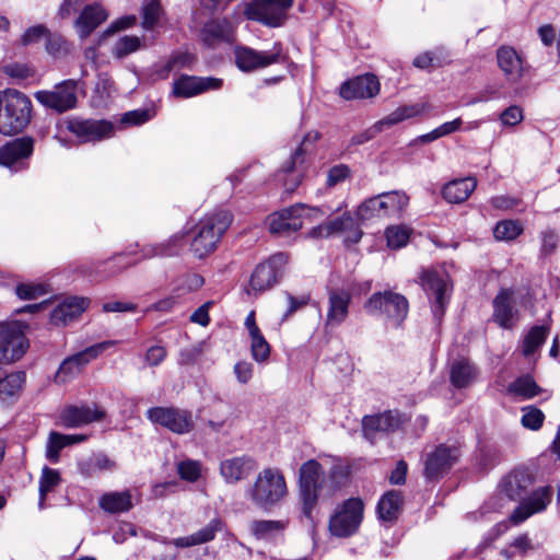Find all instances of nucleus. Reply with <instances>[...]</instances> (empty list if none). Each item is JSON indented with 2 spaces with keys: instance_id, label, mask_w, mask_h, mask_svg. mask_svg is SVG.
<instances>
[{
  "instance_id": "f257e3e1",
  "label": "nucleus",
  "mask_w": 560,
  "mask_h": 560,
  "mask_svg": "<svg viewBox=\"0 0 560 560\" xmlns=\"http://www.w3.org/2000/svg\"><path fill=\"white\" fill-rule=\"evenodd\" d=\"M244 494L254 506L268 511L287 497L285 478L279 468L266 467L257 474L254 482L245 488Z\"/></svg>"
},
{
  "instance_id": "f03ea898",
  "label": "nucleus",
  "mask_w": 560,
  "mask_h": 560,
  "mask_svg": "<svg viewBox=\"0 0 560 560\" xmlns=\"http://www.w3.org/2000/svg\"><path fill=\"white\" fill-rule=\"evenodd\" d=\"M31 100L16 90H7L0 95V132L12 136L21 132L30 122Z\"/></svg>"
},
{
  "instance_id": "7ed1b4c3",
  "label": "nucleus",
  "mask_w": 560,
  "mask_h": 560,
  "mask_svg": "<svg viewBox=\"0 0 560 560\" xmlns=\"http://www.w3.org/2000/svg\"><path fill=\"white\" fill-rule=\"evenodd\" d=\"M231 223L232 215L228 211H220L200 220L190 242L194 255L201 259L211 254Z\"/></svg>"
},
{
  "instance_id": "20e7f679",
  "label": "nucleus",
  "mask_w": 560,
  "mask_h": 560,
  "mask_svg": "<svg viewBox=\"0 0 560 560\" xmlns=\"http://www.w3.org/2000/svg\"><path fill=\"white\" fill-rule=\"evenodd\" d=\"M366 313L373 316H385L395 327L406 319L409 304L407 299L390 290L373 293L363 305Z\"/></svg>"
},
{
  "instance_id": "39448f33",
  "label": "nucleus",
  "mask_w": 560,
  "mask_h": 560,
  "mask_svg": "<svg viewBox=\"0 0 560 560\" xmlns=\"http://www.w3.org/2000/svg\"><path fill=\"white\" fill-rule=\"evenodd\" d=\"M324 214V211L319 208H311L303 203H296L269 215V231L272 234L287 236L299 231L303 226L304 219H318Z\"/></svg>"
},
{
  "instance_id": "423d86ee",
  "label": "nucleus",
  "mask_w": 560,
  "mask_h": 560,
  "mask_svg": "<svg viewBox=\"0 0 560 560\" xmlns=\"http://www.w3.org/2000/svg\"><path fill=\"white\" fill-rule=\"evenodd\" d=\"M364 503L360 498H350L338 505L329 520V530L336 537L355 534L362 523Z\"/></svg>"
},
{
  "instance_id": "0eeeda50",
  "label": "nucleus",
  "mask_w": 560,
  "mask_h": 560,
  "mask_svg": "<svg viewBox=\"0 0 560 560\" xmlns=\"http://www.w3.org/2000/svg\"><path fill=\"white\" fill-rule=\"evenodd\" d=\"M409 198L401 191L383 192L363 201L357 209L360 221H368L390 214L400 213L408 205Z\"/></svg>"
},
{
  "instance_id": "6e6552de",
  "label": "nucleus",
  "mask_w": 560,
  "mask_h": 560,
  "mask_svg": "<svg viewBox=\"0 0 560 560\" xmlns=\"http://www.w3.org/2000/svg\"><path fill=\"white\" fill-rule=\"evenodd\" d=\"M26 327L20 322L0 323V364L14 363L26 353L30 347Z\"/></svg>"
},
{
  "instance_id": "1a4fd4ad",
  "label": "nucleus",
  "mask_w": 560,
  "mask_h": 560,
  "mask_svg": "<svg viewBox=\"0 0 560 560\" xmlns=\"http://www.w3.org/2000/svg\"><path fill=\"white\" fill-rule=\"evenodd\" d=\"M234 56L237 68L244 72H252L288 60V56L280 42L275 43L270 50L264 51H258L247 46H237L234 50Z\"/></svg>"
},
{
  "instance_id": "9d476101",
  "label": "nucleus",
  "mask_w": 560,
  "mask_h": 560,
  "mask_svg": "<svg viewBox=\"0 0 560 560\" xmlns=\"http://www.w3.org/2000/svg\"><path fill=\"white\" fill-rule=\"evenodd\" d=\"M78 81L65 80L52 90H43L34 94L35 100L46 108L58 114L73 109L78 103Z\"/></svg>"
},
{
  "instance_id": "9b49d317",
  "label": "nucleus",
  "mask_w": 560,
  "mask_h": 560,
  "mask_svg": "<svg viewBox=\"0 0 560 560\" xmlns=\"http://www.w3.org/2000/svg\"><path fill=\"white\" fill-rule=\"evenodd\" d=\"M117 343L116 340H106L85 348L84 350L68 357L60 364L55 382L66 384L77 377L83 368L92 360L96 359L103 351Z\"/></svg>"
},
{
  "instance_id": "f8f14e48",
  "label": "nucleus",
  "mask_w": 560,
  "mask_h": 560,
  "mask_svg": "<svg viewBox=\"0 0 560 560\" xmlns=\"http://www.w3.org/2000/svg\"><path fill=\"white\" fill-rule=\"evenodd\" d=\"M324 476L322 465L310 459L300 468V494L303 502V513L310 517L318 500V490Z\"/></svg>"
},
{
  "instance_id": "ddd939ff",
  "label": "nucleus",
  "mask_w": 560,
  "mask_h": 560,
  "mask_svg": "<svg viewBox=\"0 0 560 560\" xmlns=\"http://www.w3.org/2000/svg\"><path fill=\"white\" fill-rule=\"evenodd\" d=\"M147 418L176 434H186L194 429L191 412L175 407H152L147 410Z\"/></svg>"
},
{
  "instance_id": "4468645a",
  "label": "nucleus",
  "mask_w": 560,
  "mask_h": 560,
  "mask_svg": "<svg viewBox=\"0 0 560 560\" xmlns=\"http://www.w3.org/2000/svg\"><path fill=\"white\" fill-rule=\"evenodd\" d=\"M287 264L288 257L283 253H277L259 264L252 273L250 289L255 293H260L272 288L282 277Z\"/></svg>"
},
{
  "instance_id": "2eb2a0df",
  "label": "nucleus",
  "mask_w": 560,
  "mask_h": 560,
  "mask_svg": "<svg viewBox=\"0 0 560 560\" xmlns=\"http://www.w3.org/2000/svg\"><path fill=\"white\" fill-rule=\"evenodd\" d=\"M292 2L293 0H255L247 4L245 15L269 26H279Z\"/></svg>"
},
{
  "instance_id": "dca6fc26",
  "label": "nucleus",
  "mask_w": 560,
  "mask_h": 560,
  "mask_svg": "<svg viewBox=\"0 0 560 560\" xmlns=\"http://www.w3.org/2000/svg\"><path fill=\"white\" fill-rule=\"evenodd\" d=\"M423 110V106L416 105H404L388 114L386 117L375 122L371 128L354 135L350 139L351 145L363 144L373 139L378 132L383 131L384 127H390L397 125L406 119L420 115Z\"/></svg>"
},
{
  "instance_id": "f3484780",
  "label": "nucleus",
  "mask_w": 560,
  "mask_h": 560,
  "mask_svg": "<svg viewBox=\"0 0 560 560\" xmlns=\"http://www.w3.org/2000/svg\"><path fill=\"white\" fill-rule=\"evenodd\" d=\"M223 80L213 77L180 74L173 82L172 94L178 98H190L209 91L221 89Z\"/></svg>"
},
{
  "instance_id": "a211bd4d",
  "label": "nucleus",
  "mask_w": 560,
  "mask_h": 560,
  "mask_svg": "<svg viewBox=\"0 0 560 560\" xmlns=\"http://www.w3.org/2000/svg\"><path fill=\"white\" fill-rule=\"evenodd\" d=\"M459 457V451L454 445H439L430 453L424 462V476L435 480L446 474Z\"/></svg>"
},
{
  "instance_id": "6ab92c4d",
  "label": "nucleus",
  "mask_w": 560,
  "mask_h": 560,
  "mask_svg": "<svg viewBox=\"0 0 560 560\" xmlns=\"http://www.w3.org/2000/svg\"><path fill=\"white\" fill-rule=\"evenodd\" d=\"M105 417L106 411L95 402L67 406L60 415L61 422L67 428H79L92 422H100Z\"/></svg>"
},
{
  "instance_id": "aec40b11",
  "label": "nucleus",
  "mask_w": 560,
  "mask_h": 560,
  "mask_svg": "<svg viewBox=\"0 0 560 560\" xmlns=\"http://www.w3.org/2000/svg\"><path fill=\"white\" fill-rule=\"evenodd\" d=\"M552 495L553 491L550 486L538 488L513 511L510 516L511 522L517 525L532 515L545 511L550 504Z\"/></svg>"
},
{
  "instance_id": "412c9836",
  "label": "nucleus",
  "mask_w": 560,
  "mask_h": 560,
  "mask_svg": "<svg viewBox=\"0 0 560 560\" xmlns=\"http://www.w3.org/2000/svg\"><path fill=\"white\" fill-rule=\"evenodd\" d=\"M402 422L398 411L387 410L382 413L364 416L362 419V432L371 443L377 433H390L396 431Z\"/></svg>"
},
{
  "instance_id": "4be33fe9",
  "label": "nucleus",
  "mask_w": 560,
  "mask_h": 560,
  "mask_svg": "<svg viewBox=\"0 0 560 560\" xmlns=\"http://www.w3.org/2000/svg\"><path fill=\"white\" fill-rule=\"evenodd\" d=\"M258 468L255 458L248 455L234 456L220 463V475L228 485L247 479Z\"/></svg>"
},
{
  "instance_id": "5701e85b",
  "label": "nucleus",
  "mask_w": 560,
  "mask_h": 560,
  "mask_svg": "<svg viewBox=\"0 0 560 560\" xmlns=\"http://www.w3.org/2000/svg\"><path fill=\"white\" fill-rule=\"evenodd\" d=\"M380 92V81L376 75L366 73L358 75L340 88V96L345 100L370 98Z\"/></svg>"
},
{
  "instance_id": "b1692460",
  "label": "nucleus",
  "mask_w": 560,
  "mask_h": 560,
  "mask_svg": "<svg viewBox=\"0 0 560 560\" xmlns=\"http://www.w3.org/2000/svg\"><path fill=\"white\" fill-rule=\"evenodd\" d=\"M350 303V292L343 289L329 290L325 326L328 328H336L345 323L349 316Z\"/></svg>"
},
{
  "instance_id": "393cba45",
  "label": "nucleus",
  "mask_w": 560,
  "mask_h": 560,
  "mask_svg": "<svg viewBox=\"0 0 560 560\" xmlns=\"http://www.w3.org/2000/svg\"><path fill=\"white\" fill-rule=\"evenodd\" d=\"M34 141L30 137L16 138L0 149V163L20 170L24 160L33 153Z\"/></svg>"
},
{
  "instance_id": "a878e982",
  "label": "nucleus",
  "mask_w": 560,
  "mask_h": 560,
  "mask_svg": "<svg viewBox=\"0 0 560 560\" xmlns=\"http://www.w3.org/2000/svg\"><path fill=\"white\" fill-rule=\"evenodd\" d=\"M108 18V12L101 3L86 4L74 21V27L81 39L89 37Z\"/></svg>"
},
{
  "instance_id": "bb28decb",
  "label": "nucleus",
  "mask_w": 560,
  "mask_h": 560,
  "mask_svg": "<svg viewBox=\"0 0 560 560\" xmlns=\"http://www.w3.org/2000/svg\"><path fill=\"white\" fill-rule=\"evenodd\" d=\"M421 283L430 299L433 300L432 312L434 317L440 320L444 315L446 299V284L434 271H424L421 277Z\"/></svg>"
},
{
  "instance_id": "cd10ccee",
  "label": "nucleus",
  "mask_w": 560,
  "mask_h": 560,
  "mask_svg": "<svg viewBox=\"0 0 560 560\" xmlns=\"http://www.w3.org/2000/svg\"><path fill=\"white\" fill-rule=\"evenodd\" d=\"M497 61L508 82L517 83L521 81L525 72L524 61L513 47H499Z\"/></svg>"
},
{
  "instance_id": "c85d7f7f",
  "label": "nucleus",
  "mask_w": 560,
  "mask_h": 560,
  "mask_svg": "<svg viewBox=\"0 0 560 560\" xmlns=\"http://www.w3.org/2000/svg\"><path fill=\"white\" fill-rule=\"evenodd\" d=\"M69 130L82 141H97L110 136L113 125L106 120H74L69 124Z\"/></svg>"
},
{
  "instance_id": "c756f323",
  "label": "nucleus",
  "mask_w": 560,
  "mask_h": 560,
  "mask_svg": "<svg viewBox=\"0 0 560 560\" xmlns=\"http://www.w3.org/2000/svg\"><path fill=\"white\" fill-rule=\"evenodd\" d=\"M345 231H353V242H359L362 236V232L358 230L355 220L349 212H345L339 218L328 220L313 229L312 235L315 237L325 236L328 237L335 233Z\"/></svg>"
},
{
  "instance_id": "7c9ffc66",
  "label": "nucleus",
  "mask_w": 560,
  "mask_h": 560,
  "mask_svg": "<svg viewBox=\"0 0 560 560\" xmlns=\"http://www.w3.org/2000/svg\"><path fill=\"white\" fill-rule=\"evenodd\" d=\"M223 528V521L219 517H214L205 527L200 528L196 533L185 537L175 538L172 540V544L178 548H188L207 544L212 541L217 534L222 532Z\"/></svg>"
},
{
  "instance_id": "2f4dec72",
  "label": "nucleus",
  "mask_w": 560,
  "mask_h": 560,
  "mask_svg": "<svg viewBox=\"0 0 560 560\" xmlns=\"http://www.w3.org/2000/svg\"><path fill=\"white\" fill-rule=\"evenodd\" d=\"M88 304L89 300L84 298H67L51 311V322L56 325H66L79 317L85 311Z\"/></svg>"
},
{
  "instance_id": "473e14b6",
  "label": "nucleus",
  "mask_w": 560,
  "mask_h": 560,
  "mask_svg": "<svg viewBox=\"0 0 560 560\" xmlns=\"http://www.w3.org/2000/svg\"><path fill=\"white\" fill-rule=\"evenodd\" d=\"M534 478L528 469L518 468L506 476L502 481L503 492L512 500L523 499Z\"/></svg>"
},
{
  "instance_id": "72a5a7b5",
  "label": "nucleus",
  "mask_w": 560,
  "mask_h": 560,
  "mask_svg": "<svg viewBox=\"0 0 560 560\" xmlns=\"http://www.w3.org/2000/svg\"><path fill=\"white\" fill-rule=\"evenodd\" d=\"M201 36L203 43L211 47L219 42H231L233 36L232 24L229 20H212L205 24Z\"/></svg>"
},
{
  "instance_id": "f704fd0d",
  "label": "nucleus",
  "mask_w": 560,
  "mask_h": 560,
  "mask_svg": "<svg viewBox=\"0 0 560 560\" xmlns=\"http://www.w3.org/2000/svg\"><path fill=\"white\" fill-rule=\"evenodd\" d=\"M493 319L503 328H511L513 326V305H512V291L502 289L494 298L493 302Z\"/></svg>"
},
{
  "instance_id": "c9c22d12",
  "label": "nucleus",
  "mask_w": 560,
  "mask_h": 560,
  "mask_svg": "<svg viewBox=\"0 0 560 560\" xmlns=\"http://www.w3.org/2000/svg\"><path fill=\"white\" fill-rule=\"evenodd\" d=\"M542 392L544 389L536 383L530 374H523L516 377L506 387V394L518 400L533 399Z\"/></svg>"
},
{
  "instance_id": "e433bc0d",
  "label": "nucleus",
  "mask_w": 560,
  "mask_h": 560,
  "mask_svg": "<svg viewBox=\"0 0 560 560\" xmlns=\"http://www.w3.org/2000/svg\"><path fill=\"white\" fill-rule=\"evenodd\" d=\"M98 505L109 514L125 513L133 506L132 494L130 490L106 492L100 498Z\"/></svg>"
},
{
  "instance_id": "4c0bfd02",
  "label": "nucleus",
  "mask_w": 560,
  "mask_h": 560,
  "mask_svg": "<svg viewBox=\"0 0 560 560\" xmlns=\"http://www.w3.org/2000/svg\"><path fill=\"white\" fill-rule=\"evenodd\" d=\"M476 186L477 182L472 177L454 179L443 187L442 195L450 203H460L468 199Z\"/></svg>"
},
{
  "instance_id": "58836bf2",
  "label": "nucleus",
  "mask_w": 560,
  "mask_h": 560,
  "mask_svg": "<svg viewBox=\"0 0 560 560\" xmlns=\"http://www.w3.org/2000/svg\"><path fill=\"white\" fill-rule=\"evenodd\" d=\"M116 466V462L103 453L94 454L78 463L79 472L86 478L103 471H113Z\"/></svg>"
},
{
  "instance_id": "ea45409f",
  "label": "nucleus",
  "mask_w": 560,
  "mask_h": 560,
  "mask_svg": "<svg viewBox=\"0 0 560 560\" xmlns=\"http://www.w3.org/2000/svg\"><path fill=\"white\" fill-rule=\"evenodd\" d=\"M476 366L465 358L455 360L451 365V383L456 388L468 387L476 380Z\"/></svg>"
},
{
  "instance_id": "a19ab883",
  "label": "nucleus",
  "mask_w": 560,
  "mask_h": 560,
  "mask_svg": "<svg viewBox=\"0 0 560 560\" xmlns=\"http://www.w3.org/2000/svg\"><path fill=\"white\" fill-rule=\"evenodd\" d=\"M26 375L22 371L3 374L0 371V401L16 398L25 384Z\"/></svg>"
},
{
  "instance_id": "79ce46f5",
  "label": "nucleus",
  "mask_w": 560,
  "mask_h": 560,
  "mask_svg": "<svg viewBox=\"0 0 560 560\" xmlns=\"http://www.w3.org/2000/svg\"><path fill=\"white\" fill-rule=\"evenodd\" d=\"M402 505L400 491L392 490L386 492L377 504V513L383 521L392 522L398 517Z\"/></svg>"
},
{
  "instance_id": "37998d69",
  "label": "nucleus",
  "mask_w": 560,
  "mask_h": 560,
  "mask_svg": "<svg viewBox=\"0 0 560 560\" xmlns=\"http://www.w3.org/2000/svg\"><path fill=\"white\" fill-rule=\"evenodd\" d=\"M288 526V521L259 520L250 524L252 533L259 539H270L282 533Z\"/></svg>"
},
{
  "instance_id": "c03bdc74",
  "label": "nucleus",
  "mask_w": 560,
  "mask_h": 560,
  "mask_svg": "<svg viewBox=\"0 0 560 560\" xmlns=\"http://www.w3.org/2000/svg\"><path fill=\"white\" fill-rule=\"evenodd\" d=\"M322 135L318 131H310L307 132L302 143L295 149L290 160L287 161L282 166V172L284 173H293L296 170L298 165H302L304 163V155L306 153V145L314 144L320 139Z\"/></svg>"
},
{
  "instance_id": "a18cd8bd",
  "label": "nucleus",
  "mask_w": 560,
  "mask_h": 560,
  "mask_svg": "<svg viewBox=\"0 0 560 560\" xmlns=\"http://www.w3.org/2000/svg\"><path fill=\"white\" fill-rule=\"evenodd\" d=\"M549 334L547 326H534L525 335L522 342V353L525 357L534 354L546 341Z\"/></svg>"
},
{
  "instance_id": "49530a36",
  "label": "nucleus",
  "mask_w": 560,
  "mask_h": 560,
  "mask_svg": "<svg viewBox=\"0 0 560 560\" xmlns=\"http://www.w3.org/2000/svg\"><path fill=\"white\" fill-rule=\"evenodd\" d=\"M163 9L159 0H143L141 7V26L147 30H153L159 25L163 16Z\"/></svg>"
},
{
  "instance_id": "de8ad7c7",
  "label": "nucleus",
  "mask_w": 560,
  "mask_h": 560,
  "mask_svg": "<svg viewBox=\"0 0 560 560\" xmlns=\"http://www.w3.org/2000/svg\"><path fill=\"white\" fill-rule=\"evenodd\" d=\"M71 44L63 35L49 30L45 39V50L54 58H62L70 52Z\"/></svg>"
},
{
  "instance_id": "09e8293b",
  "label": "nucleus",
  "mask_w": 560,
  "mask_h": 560,
  "mask_svg": "<svg viewBox=\"0 0 560 560\" xmlns=\"http://www.w3.org/2000/svg\"><path fill=\"white\" fill-rule=\"evenodd\" d=\"M183 246H184L183 236L174 235L170 238V241L167 243L148 246L143 249V252H144L145 257L174 256L179 253V249Z\"/></svg>"
},
{
  "instance_id": "8fccbe9b",
  "label": "nucleus",
  "mask_w": 560,
  "mask_h": 560,
  "mask_svg": "<svg viewBox=\"0 0 560 560\" xmlns=\"http://www.w3.org/2000/svg\"><path fill=\"white\" fill-rule=\"evenodd\" d=\"M141 47V40L137 36L125 35L117 39L112 48V54L117 59H122L136 52Z\"/></svg>"
},
{
  "instance_id": "3c124183",
  "label": "nucleus",
  "mask_w": 560,
  "mask_h": 560,
  "mask_svg": "<svg viewBox=\"0 0 560 560\" xmlns=\"http://www.w3.org/2000/svg\"><path fill=\"white\" fill-rule=\"evenodd\" d=\"M522 232L523 228L514 220L500 221L493 229V235L499 241H513L520 236Z\"/></svg>"
},
{
  "instance_id": "603ef678",
  "label": "nucleus",
  "mask_w": 560,
  "mask_h": 560,
  "mask_svg": "<svg viewBox=\"0 0 560 560\" xmlns=\"http://www.w3.org/2000/svg\"><path fill=\"white\" fill-rule=\"evenodd\" d=\"M60 474L58 470L49 468L45 466L42 470V476L39 479V495L40 501L39 505H43V502L47 495L55 487H57L60 483Z\"/></svg>"
},
{
  "instance_id": "864d4df0",
  "label": "nucleus",
  "mask_w": 560,
  "mask_h": 560,
  "mask_svg": "<svg viewBox=\"0 0 560 560\" xmlns=\"http://www.w3.org/2000/svg\"><path fill=\"white\" fill-rule=\"evenodd\" d=\"M385 235L388 247L398 249L408 243L410 231L404 225H395L387 228Z\"/></svg>"
},
{
  "instance_id": "5fc2aeb1",
  "label": "nucleus",
  "mask_w": 560,
  "mask_h": 560,
  "mask_svg": "<svg viewBox=\"0 0 560 560\" xmlns=\"http://www.w3.org/2000/svg\"><path fill=\"white\" fill-rule=\"evenodd\" d=\"M521 423L524 428L536 431L542 427L545 415L535 406H526L522 408Z\"/></svg>"
},
{
  "instance_id": "6e6d98bb",
  "label": "nucleus",
  "mask_w": 560,
  "mask_h": 560,
  "mask_svg": "<svg viewBox=\"0 0 560 560\" xmlns=\"http://www.w3.org/2000/svg\"><path fill=\"white\" fill-rule=\"evenodd\" d=\"M250 350L253 359L257 362H265L270 355V346L261 332L250 336Z\"/></svg>"
},
{
  "instance_id": "4d7b16f0",
  "label": "nucleus",
  "mask_w": 560,
  "mask_h": 560,
  "mask_svg": "<svg viewBox=\"0 0 560 560\" xmlns=\"http://www.w3.org/2000/svg\"><path fill=\"white\" fill-rule=\"evenodd\" d=\"M49 28L44 24H37L26 28L20 38L22 46L26 47L46 39Z\"/></svg>"
},
{
  "instance_id": "13d9d810",
  "label": "nucleus",
  "mask_w": 560,
  "mask_h": 560,
  "mask_svg": "<svg viewBox=\"0 0 560 560\" xmlns=\"http://www.w3.org/2000/svg\"><path fill=\"white\" fill-rule=\"evenodd\" d=\"M68 438L63 436V434L58 432H51L49 434V439L46 446V457L56 463L59 459V452L67 446Z\"/></svg>"
},
{
  "instance_id": "bf43d9fd",
  "label": "nucleus",
  "mask_w": 560,
  "mask_h": 560,
  "mask_svg": "<svg viewBox=\"0 0 560 560\" xmlns=\"http://www.w3.org/2000/svg\"><path fill=\"white\" fill-rule=\"evenodd\" d=\"M166 61L173 71L184 68H191L196 62V57L188 51L176 50L170 55Z\"/></svg>"
},
{
  "instance_id": "052dcab7",
  "label": "nucleus",
  "mask_w": 560,
  "mask_h": 560,
  "mask_svg": "<svg viewBox=\"0 0 560 560\" xmlns=\"http://www.w3.org/2000/svg\"><path fill=\"white\" fill-rule=\"evenodd\" d=\"M94 92L101 101L112 96L115 92V83L108 73H98Z\"/></svg>"
},
{
  "instance_id": "680f3d73",
  "label": "nucleus",
  "mask_w": 560,
  "mask_h": 560,
  "mask_svg": "<svg viewBox=\"0 0 560 560\" xmlns=\"http://www.w3.org/2000/svg\"><path fill=\"white\" fill-rule=\"evenodd\" d=\"M177 472L182 479L195 482L200 477V464L191 459L183 460L177 465Z\"/></svg>"
},
{
  "instance_id": "e2e57ef3",
  "label": "nucleus",
  "mask_w": 560,
  "mask_h": 560,
  "mask_svg": "<svg viewBox=\"0 0 560 560\" xmlns=\"http://www.w3.org/2000/svg\"><path fill=\"white\" fill-rule=\"evenodd\" d=\"M351 175V171L348 165L346 164H338L332 166L327 174V186L334 187L342 182H345L347 178H349Z\"/></svg>"
},
{
  "instance_id": "0e129e2a",
  "label": "nucleus",
  "mask_w": 560,
  "mask_h": 560,
  "mask_svg": "<svg viewBox=\"0 0 560 560\" xmlns=\"http://www.w3.org/2000/svg\"><path fill=\"white\" fill-rule=\"evenodd\" d=\"M559 236L552 229H547L541 233V254L547 256L555 253L558 247Z\"/></svg>"
},
{
  "instance_id": "69168bd1",
  "label": "nucleus",
  "mask_w": 560,
  "mask_h": 560,
  "mask_svg": "<svg viewBox=\"0 0 560 560\" xmlns=\"http://www.w3.org/2000/svg\"><path fill=\"white\" fill-rule=\"evenodd\" d=\"M524 118L523 109L517 105L508 107L500 116V120L504 126H515Z\"/></svg>"
},
{
  "instance_id": "338daca9",
  "label": "nucleus",
  "mask_w": 560,
  "mask_h": 560,
  "mask_svg": "<svg viewBox=\"0 0 560 560\" xmlns=\"http://www.w3.org/2000/svg\"><path fill=\"white\" fill-rule=\"evenodd\" d=\"M44 293L45 290L40 284L22 283L16 287V294L22 300H33Z\"/></svg>"
},
{
  "instance_id": "774afa93",
  "label": "nucleus",
  "mask_w": 560,
  "mask_h": 560,
  "mask_svg": "<svg viewBox=\"0 0 560 560\" xmlns=\"http://www.w3.org/2000/svg\"><path fill=\"white\" fill-rule=\"evenodd\" d=\"M413 66L419 69H430L441 67L442 61L439 57L435 56L434 52L427 51L415 58Z\"/></svg>"
}]
</instances>
